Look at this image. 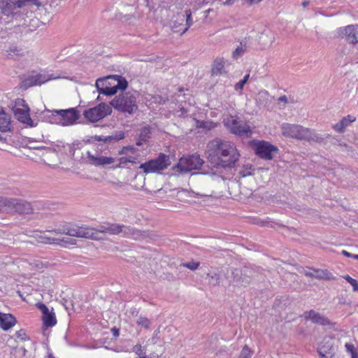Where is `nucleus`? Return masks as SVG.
<instances>
[{"instance_id":"obj_1","label":"nucleus","mask_w":358,"mask_h":358,"mask_svg":"<svg viewBox=\"0 0 358 358\" xmlns=\"http://www.w3.org/2000/svg\"><path fill=\"white\" fill-rule=\"evenodd\" d=\"M57 233L66 234L70 236L90 238L93 240L103 239L102 234L118 235L122 234L124 236H134L138 235V232L130 226L117 223L105 222L99 225L96 229L87 226L69 227L66 229H58Z\"/></svg>"},{"instance_id":"obj_2","label":"nucleus","mask_w":358,"mask_h":358,"mask_svg":"<svg viewBox=\"0 0 358 358\" xmlns=\"http://www.w3.org/2000/svg\"><path fill=\"white\" fill-rule=\"evenodd\" d=\"M206 155L208 161L217 168L234 167L240 157L234 143L219 138L208 143Z\"/></svg>"},{"instance_id":"obj_3","label":"nucleus","mask_w":358,"mask_h":358,"mask_svg":"<svg viewBox=\"0 0 358 358\" xmlns=\"http://www.w3.org/2000/svg\"><path fill=\"white\" fill-rule=\"evenodd\" d=\"M281 130L282 135L285 137L315 142H322L324 139L314 130L299 124L283 123L281 126Z\"/></svg>"},{"instance_id":"obj_4","label":"nucleus","mask_w":358,"mask_h":358,"mask_svg":"<svg viewBox=\"0 0 358 358\" xmlns=\"http://www.w3.org/2000/svg\"><path fill=\"white\" fill-rule=\"evenodd\" d=\"M223 124L229 131L240 137H250L252 129L250 125L241 120L236 115H227L223 118Z\"/></svg>"},{"instance_id":"obj_5","label":"nucleus","mask_w":358,"mask_h":358,"mask_svg":"<svg viewBox=\"0 0 358 358\" xmlns=\"http://www.w3.org/2000/svg\"><path fill=\"white\" fill-rule=\"evenodd\" d=\"M113 106L123 113H133L137 109L136 96L131 92H125L116 96L110 102Z\"/></svg>"},{"instance_id":"obj_6","label":"nucleus","mask_w":358,"mask_h":358,"mask_svg":"<svg viewBox=\"0 0 358 358\" xmlns=\"http://www.w3.org/2000/svg\"><path fill=\"white\" fill-rule=\"evenodd\" d=\"M73 226H67L64 227L62 230L66 229L69 227H73ZM59 229L50 230L48 231H35L34 234L31 236L35 238L36 241L40 243L44 244H55L59 245L62 246H65L66 244L73 245L75 244V241L72 238H55L51 236L48 234H63L62 233H57L55 231H57Z\"/></svg>"},{"instance_id":"obj_7","label":"nucleus","mask_w":358,"mask_h":358,"mask_svg":"<svg viewBox=\"0 0 358 358\" xmlns=\"http://www.w3.org/2000/svg\"><path fill=\"white\" fill-rule=\"evenodd\" d=\"M171 164L170 157L160 153L156 159L141 164L139 169L145 173H155L166 169Z\"/></svg>"},{"instance_id":"obj_8","label":"nucleus","mask_w":358,"mask_h":358,"mask_svg":"<svg viewBox=\"0 0 358 358\" xmlns=\"http://www.w3.org/2000/svg\"><path fill=\"white\" fill-rule=\"evenodd\" d=\"M12 110L15 118L22 124H25L31 127L36 126L30 117V109L24 99H17L12 106Z\"/></svg>"},{"instance_id":"obj_9","label":"nucleus","mask_w":358,"mask_h":358,"mask_svg":"<svg viewBox=\"0 0 358 358\" xmlns=\"http://www.w3.org/2000/svg\"><path fill=\"white\" fill-rule=\"evenodd\" d=\"M112 113V108L110 105L101 103L93 108L85 109L83 115L90 122H96L104 118Z\"/></svg>"},{"instance_id":"obj_10","label":"nucleus","mask_w":358,"mask_h":358,"mask_svg":"<svg viewBox=\"0 0 358 358\" xmlns=\"http://www.w3.org/2000/svg\"><path fill=\"white\" fill-rule=\"evenodd\" d=\"M203 160L198 155L181 157L176 167L180 172H189L201 168Z\"/></svg>"},{"instance_id":"obj_11","label":"nucleus","mask_w":358,"mask_h":358,"mask_svg":"<svg viewBox=\"0 0 358 358\" xmlns=\"http://www.w3.org/2000/svg\"><path fill=\"white\" fill-rule=\"evenodd\" d=\"M255 152L262 159H273L274 155L278 152V148L267 141H259L255 143Z\"/></svg>"},{"instance_id":"obj_12","label":"nucleus","mask_w":358,"mask_h":358,"mask_svg":"<svg viewBox=\"0 0 358 358\" xmlns=\"http://www.w3.org/2000/svg\"><path fill=\"white\" fill-rule=\"evenodd\" d=\"M59 124L69 126L73 124L80 117V113L75 108L66 110H58Z\"/></svg>"},{"instance_id":"obj_13","label":"nucleus","mask_w":358,"mask_h":358,"mask_svg":"<svg viewBox=\"0 0 358 358\" xmlns=\"http://www.w3.org/2000/svg\"><path fill=\"white\" fill-rule=\"evenodd\" d=\"M338 34L350 43H358V24L348 25L338 29Z\"/></svg>"},{"instance_id":"obj_14","label":"nucleus","mask_w":358,"mask_h":358,"mask_svg":"<svg viewBox=\"0 0 358 358\" xmlns=\"http://www.w3.org/2000/svg\"><path fill=\"white\" fill-rule=\"evenodd\" d=\"M36 307L42 313V320L43 325L46 327H52L57 324V319L55 314L53 312V308L51 310L43 303H37Z\"/></svg>"},{"instance_id":"obj_15","label":"nucleus","mask_w":358,"mask_h":358,"mask_svg":"<svg viewBox=\"0 0 358 358\" xmlns=\"http://www.w3.org/2000/svg\"><path fill=\"white\" fill-rule=\"evenodd\" d=\"M252 270L248 267H244L243 269H235L232 272L234 282H237L241 286L245 287L250 282L252 277Z\"/></svg>"},{"instance_id":"obj_16","label":"nucleus","mask_w":358,"mask_h":358,"mask_svg":"<svg viewBox=\"0 0 358 358\" xmlns=\"http://www.w3.org/2000/svg\"><path fill=\"white\" fill-rule=\"evenodd\" d=\"M87 157L88 162L93 166H104L110 164L114 162L115 159L113 157H104V156H95L92 155L90 151L87 152Z\"/></svg>"},{"instance_id":"obj_17","label":"nucleus","mask_w":358,"mask_h":358,"mask_svg":"<svg viewBox=\"0 0 358 358\" xmlns=\"http://www.w3.org/2000/svg\"><path fill=\"white\" fill-rule=\"evenodd\" d=\"M303 315L306 319L311 320L315 324L324 326L329 325L330 324L328 318L313 310L305 312Z\"/></svg>"},{"instance_id":"obj_18","label":"nucleus","mask_w":358,"mask_h":358,"mask_svg":"<svg viewBox=\"0 0 358 358\" xmlns=\"http://www.w3.org/2000/svg\"><path fill=\"white\" fill-rule=\"evenodd\" d=\"M17 199L0 196V211L7 213H14Z\"/></svg>"},{"instance_id":"obj_19","label":"nucleus","mask_w":358,"mask_h":358,"mask_svg":"<svg viewBox=\"0 0 358 358\" xmlns=\"http://www.w3.org/2000/svg\"><path fill=\"white\" fill-rule=\"evenodd\" d=\"M59 77H53L52 75L48 74H37L31 76L25 81V85H41L48 80L57 79Z\"/></svg>"},{"instance_id":"obj_20","label":"nucleus","mask_w":358,"mask_h":358,"mask_svg":"<svg viewBox=\"0 0 358 358\" xmlns=\"http://www.w3.org/2000/svg\"><path fill=\"white\" fill-rule=\"evenodd\" d=\"M58 110H44L41 114V117L43 121L49 122L50 124H59V115H58Z\"/></svg>"},{"instance_id":"obj_21","label":"nucleus","mask_w":358,"mask_h":358,"mask_svg":"<svg viewBox=\"0 0 358 358\" xmlns=\"http://www.w3.org/2000/svg\"><path fill=\"white\" fill-rule=\"evenodd\" d=\"M16 322L15 318L10 314L0 313V327L6 331L13 327Z\"/></svg>"},{"instance_id":"obj_22","label":"nucleus","mask_w":358,"mask_h":358,"mask_svg":"<svg viewBox=\"0 0 358 358\" xmlns=\"http://www.w3.org/2000/svg\"><path fill=\"white\" fill-rule=\"evenodd\" d=\"M356 118L350 115H348L342 118V120L333 126L335 131L339 133L344 132L346 127H348L352 122H354Z\"/></svg>"},{"instance_id":"obj_23","label":"nucleus","mask_w":358,"mask_h":358,"mask_svg":"<svg viewBox=\"0 0 358 358\" xmlns=\"http://www.w3.org/2000/svg\"><path fill=\"white\" fill-rule=\"evenodd\" d=\"M32 212V207L30 203L17 199V204L15 205V213L20 214H29Z\"/></svg>"},{"instance_id":"obj_24","label":"nucleus","mask_w":358,"mask_h":358,"mask_svg":"<svg viewBox=\"0 0 358 358\" xmlns=\"http://www.w3.org/2000/svg\"><path fill=\"white\" fill-rule=\"evenodd\" d=\"M11 123L10 116L4 111H0V131L6 132L10 131Z\"/></svg>"},{"instance_id":"obj_25","label":"nucleus","mask_w":358,"mask_h":358,"mask_svg":"<svg viewBox=\"0 0 358 358\" xmlns=\"http://www.w3.org/2000/svg\"><path fill=\"white\" fill-rule=\"evenodd\" d=\"M224 65L225 61L223 59H215L212 68V73L215 76L226 73Z\"/></svg>"},{"instance_id":"obj_26","label":"nucleus","mask_w":358,"mask_h":358,"mask_svg":"<svg viewBox=\"0 0 358 358\" xmlns=\"http://www.w3.org/2000/svg\"><path fill=\"white\" fill-rule=\"evenodd\" d=\"M103 79L99 78L96 82V87L98 89L99 93L105 94V95H114L117 93V87H99L101 84H103Z\"/></svg>"},{"instance_id":"obj_27","label":"nucleus","mask_w":358,"mask_h":358,"mask_svg":"<svg viewBox=\"0 0 358 358\" xmlns=\"http://www.w3.org/2000/svg\"><path fill=\"white\" fill-rule=\"evenodd\" d=\"M13 1L14 2H13V3L14 7L18 8H23L29 4L35 5L38 7L41 6L39 0H13Z\"/></svg>"},{"instance_id":"obj_28","label":"nucleus","mask_w":358,"mask_h":358,"mask_svg":"<svg viewBox=\"0 0 358 358\" xmlns=\"http://www.w3.org/2000/svg\"><path fill=\"white\" fill-rule=\"evenodd\" d=\"M305 275L315 278H329V273L327 270H314L313 272L305 271Z\"/></svg>"},{"instance_id":"obj_29","label":"nucleus","mask_w":358,"mask_h":358,"mask_svg":"<svg viewBox=\"0 0 358 358\" xmlns=\"http://www.w3.org/2000/svg\"><path fill=\"white\" fill-rule=\"evenodd\" d=\"M196 127L197 128H202V129L210 130L212 129L215 128L217 127V124L210 120H207V121L196 120Z\"/></svg>"},{"instance_id":"obj_30","label":"nucleus","mask_w":358,"mask_h":358,"mask_svg":"<svg viewBox=\"0 0 358 358\" xmlns=\"http://www.w3.org/2000/svg\"><path fill=\"white\" fill-rule=\"evenodd\" d=\"M151 127L150 126L143 127L139 133L140 141L147 142L151 137Z\"/></svg>"},{"instance_id":"obj_31","label":"nucleus","mask_w":358,"mask_h":358,"mask_svg":"<svg viewBox=\"0 0 358 358\" xmlns=\"http://www.w3.org/2000/svg\"><path fill=\"white\" fill-rule=\"evenodd\" d=\"M119 164L117 167H121L122 166L127 165L128 163L136 164L137 162V157L133 156L122 157L119 158Z\"/></svg>"},{"instance_id":"obj_32","label":"nucleus","mask_w":358,"mask_h":358,"mask_svg":"<svg viewBox=\"0 0 358 358\" xmlns=\"http://www.w3.org/2000/svg\"><path fill=\"white\" fill-rule=\"evenodd\" d=\"M13 2H14L13 0H10L9 2H2L1 5V8L2 13L5 15L9 16L10 15H13L12 9H11V4H13Z\"/></svg>"},{"instance_id":"obj_33","label":"nucleus","mask_w":358,"mask_h":358,"mask_svg":"<svg viewBox=\"0 0 358 358\" xmlns=\"http://www.w3.org/2000/svg\"><path fill=\"white\" fill-rule=\"evenodd\" d=\"M185 15L187 17L186 27L184 29L182 30L180 35H182L183 34H185L193 24V20L191 16V15H192L191 10H185Z\"/></svg>"},{"instance_id":"obj_34","label":"nucleus","mask_w":358,"mask_h":358,"mask_svg":"<svg viewBox=\"0 0 358 358\" xmlns=\"http://www.w3.org/2000/svg\"><path fill=\"white\" fill-rule=\"evenodd\" d=\"M136 324L146 329H149L150 327V321L148 318L141 315L137 319Z\"/></svg>"},{"instance_id":"obj_35","label":"nucleus","mask_w":358,"mask_h":358,"mask_svg":"<svg viewBox=\"0 0 358 358\" xmlns=\"http://www.w3.org/2000/svg\"><path fill=\"white\" fill-rule=\"evenodd\" d=\"M253 352L248 345H245L243 348L238 358H251Z\"/></svg>"},{"instance_id":"obj_36","label":"nucleus","mask_w":358,"mask_h":358,"mask_svg":"<svg viewBox=\"0 0 358 358\" xmlns=\"http://www.w3.org/2000/svg\"><path fill=\"white\" fill-rule=\"evenodd\" d=\"M208 283L213 286L217 285L220 282V275L217 273L208 274Z\"/></svg>"},{"instance_id":"obj_37","label":"nucleus","mask_w":358,"mask_h":358,"mask_svg":"<svg viewBox=\"0 0 358 358\" xmlns=\"http://www.w3.org/2000/svg\"><path fill=\"white\" fill-rule=\"evenodd\" d=\"M116 80H117V84L115 85V87H117V90L118 89L124 90L128 85L127 81L125 79L121 78L120 76H116Z\"/></svg>"},{"instance_id":"obj_38","label":"nucleus","mask_w":358,"mask_h":358,"mask_svg":"<svg viewBox=\"0 0 358 358\" xmlns=\"http://www.w3.org/2000/svg\"><path fill=\"white\" fill-rule=\"evenodd\" d=\"M180 22H178L177 21H175L173 22V24L171 25V29L173 32L176 33H181V29L180 28V26L182 25V22L184 21V15H182L180 17V19L179 20Z\"/></svg>"},{"instance_id":"obj_39","label":"nucleus","mask_w":358,"mask_h":358,"mask_svg":"<svg viewBox=\"0 0 358 358\" xmlns=\"http://www.w3.org/2000/svg\"><path fill=\"white\" fill-rule=\"evenodd\" d=\"M249 77H250V74L249 73L246 74L242 80H241L238 83H237L235 85V86H234L235 90H243L244 85L248 82Z\"/></svg>"},{"instance_id":"obj_40","label":"nucleus","mask_w":358,"mask_h":358,"mask_svg":"<svg viewBox=\"0 0 358 358\" xmlns=\"http://www.w3.org/2000/svg\"><path fill=\"white\" fill-rule=\"evenodd\" d=\"M252 171H254V169H252V166H250L248 167L245 166L243 167V169L239 171L238 174L241 177L245 178L252 175Z\"/></svg>"},{"instance_id":"obj_41","label":"nucleus","mask_w":358,"mask_h":358,"mask_svg":"<svg viewBox=\"0 0 358 358\" xmlns=\"http://www.w3.org/2000/svg\"><path fill=\"white\" fill-rule=\"evenodd\" d=\"M246 51L245 45H242L241 44L240 46L237 47L235 50L233 52V57L236 59L238 57L241 56Z\"/></svg>"},{"instance_id":"obj_42","label":"nucleus","mask_w":358,"mask_h":358,"mask_svg":"<svg viewBox=\"0 0 358 358\" xmlns=\"http://www.w3.org/2000/svg\"><path fill=\"white\" fill-rule=\"evenodd\" d=\"M7 52L8 53V55L11 57L22 55V52H21L22 50L20 49H18L15 46L10 47V49Z\"/></svg>"},{"instance_id":"obj_43","label":"nucleus","mask_w":358,"mask_h":358,"mask_svg":"<svg viewBox=\"0 0 358 358\" xmlns=\"http://www.w3.org/2000/svg\"><path fill=\"white\" fill-rule=\"evenodd\" d=\"M181 266H182L183 267L187 268L192 271H194L198 268V267L199 266V263L191 262H187V263H183L181 264Z\"/></svg>"},{"instance_id":"obj_44","label":"nucleus","mask_w":358,"mask_h":358,"mask_svg":"<svg viewBox=\"0 0 358 358\" xmlns=\"http://www.w3.org/2000/svg\"><path fill=\"white\" fill-rule=\"evenodd\" d=\"M124 137H125L124 134L121 132L118 135H115V136H108V138L113 139V140H114L115 141H120V140H122V139L124 138Z\"/></svg>"},{"instance_id":"obj_45","label":"nucleus","mask_w":358,"mask_h":358,"mask_svg":"<svg viewBox=\"0 0 358 358\" xmlns=\"http://www.w3.org/2000/svg\"><path fill=\"white\" fill-rule=\"evenodd\" d=\"M345 348L348 352H351L352 358H355L354 345L352 344L346 343Z\"/></svg>"},{"instance_id":"obj_46","label":"nucleus","mask_w":358,"mask_h":358,"mask_svg":"<svg viewBox=\"0 0 358 358\" xmlns=\"http://www.w3.org/2000/svg\"><path fill=\"white\" fill-rule=\"evenodd\" d=\"M118 153L120 155H127L128 153V148H127V146L123 147L120 150H119Z\"/></svg>"},{"instance_id":"obj_47","label":"nucleus","mask_w":358,"mask_h":358,"mask_svg":"<svg viewBox=\"0 0 358 358\" xmlns=\"http://www.w3.org/2000/svg\"><path fill=\"white\" fill-rule=\"evenodd\" d=\"M343 278L348 282H349L350 284H351L352 282H354V280L355 279L352 278V277H350V275H346L345 276H343Z\"/></svg>"},{"instance_id":"obj_48","label":"nucleus","mask_w":358,"mask_h":358,"mask_svg":"<svg viewBox=\"0 0 358 358\" xmlns=\"http://www.w3.org/2000/svg\"><path fill=\"white\" fill-rule=\"evenodd\" d=\"M350 285L355 292H358V282L356 280H355L354 282H352Z\"/></svg>"},{"instance_id":"obj_49","label":"nucleus","mask_w":358,"mask_h":358,"mask_svg":"<svg viewBox=\"0 0 358 358\" xmlns=\"http://www.w3.org/2000/svg\"><path fill=\"white\" fill-rule=\"evenodd\" d=\"M279 102H284L285 103H287V97L286 96H281L278 98Z\"/></svg>"},{"instance_id":"obj_50","label":"nucleus","mask_w":358,"mask_h":358,"mask_svg":"<svg viewBox=\"0 0 358 358\" xmlns=\"http://www.w3.org/2000/svg\"><path fill=\"white\" fill-rule=\"evenodd\" d=\"M127 148H128V152H130L132 154L136 152L138 150V149L134 148V146H127Z\"/></svg>"},{"instance_id":"obj_51","label":"nucleus","mask_w":358,"mask_h":358,"mask_svg":"<svg viewBox=\"0 0 358 358\" xmlns=\"http://www.w3.org/2000/svg\"><path fill=\"white\" fill-rule=\"evenodd\" d=\"M341 254L343 255L344 256L347 257H352V256H353L352 254L348 252L346 250H342Z\"/></svg>"},{"instance_id":"obj_52","label":"nucleus","mask_w":358,"mask_h":358,"mask_svg":"<svg viewBox=\"0 0 358 358\" xmlns=\"http://www.w3.org/2000/svg\"><path fill=\"white\" fill-rule=\"evenodd\" d=\"M248 1H249L250 3H259L260 1H262V0H247Z\"/></svg>"},{"instance_id":"obj_53","label":"nucleus","mask_w":358,"mask_h":358,"mask_svg":"<svg viewBox=\"0 0 358 358\" xmlns=\"http://www.w3.org/2000/svg\"><path fill=\"white\" fill-rule=\"evenodd\" d=\"M259 94L262 96H268V94L266 91H264V92H262L259 93Z\"/></svg>"},{"instance_id":"obj_54","label":"nucleus","mask_w":358,"mask_h":358,"mask_svg":"<svg viewBox=\"0 0 358 358\" xmlns=\"http://www.w3.org/2000/svg\"><path fill=\"white\" fill-rule=\"evenodd\" d=\"M142 142H143V141H140V136H138V139L136 142V145L138 146H141L142 145Z\"/></svg>"},{"instance_id":"obj_55","label":"nucleus","mask_w":358,"mask_h":358,"mask_svg":"<svg viewBox=\"0 0 358 358\" xmlns=\"http://www.w3.org/2000/svg\"><path fill=\"white\" fill-rule=\"evenodd\" d=\"M232 2H233V0H227V1H226L225 2H224L223 3H224V5H229V4L232 3Z\"/></svg>"},{"instance_id":"obj_56","label":"nucleus","mask_w":358,"mask_h":358,"mask_svg":"<svg viewBox=\"0 0 358 358\" xmlns=\"http://www.w3.org/2000/svg\"><path fill=\"white\" fill-rule=\"evenodd\" d=\"M352 258L355 259H358V255H353V256H352Z\"/></svg>"},{"instance_id":"obj_57","label":"nucleus","mask_w":358,"mask_h":358,"mask_svg":"<svg viewBox=\"0 0 358 358\" xmlns=\"http://www.w3.org/2000/svg\"><path fill=\"white\" fill-rule=\"evenodd\" d=\"M114 331H115L114 332L115 335H118V330L117 329H115Z\"/></svg>"},{"instance_id":"obj_58","label":"nucleus","mask_w":358,"mask_h":358,"mask_svg":"<svg viewBox=\"0 0 358 358\" xmlns=\"http://www.w3.org/2000/svg\"><path fill=\"white\" fill-rule=\"evenodd\" d=\"M196 195H199V196H208L206 194H196Z\"/></svg>"},{"instance_id":"obj_59","label":"nucleus","mask_w":358,"mask_h":358,"mask_svg":"<svg viewBox=\"0 0 358 358\" xmlns=\"http://www.w3.org/2000/svg\"><path fill=\"white\" fill-rule=\"evenodd\" d=\"M134 348H139V349H141V345H136L134 347Z\"/></svg>"},{"instance_id":"obj_60","label":"nucleus","mask_w":358,"mask_h":358,"mask_svg":"<svg viewBox=\"0 0 358 358\" xmlns=\"http://www.w3.org/2000/svg\"><path fill=\"white\" fill-rule=\"evenodd\" d=\"M307 4H308V2H303V6L304 7H305V6H306V5H307Z\"/></svg>"},{"instance_id":"obj_61","label":"nucleus","mask_w":358,"mask_h":358,"mask_svg":"<svg viewBox=\"0 0 358 358\" xmlns=\"http://www.w3.org/2000/svg\"><path fill=\"white\" fill-rule=\"evenodd\" d=\"M49 358H55L52 355H49Z\"/></svg>"},{"instance_id":"obj_62","label":"nucleus","mask_w":358,"mask_h":358,"mask_svg":"<svg viewBox=\"0 0 358 358\" xmlns=\"http://www.w3.org/2000/svg\"><path fill=\"white\" fill-rule=\"evenodd\" d=\"M206 12H207V13H210V9H208Z\"/></svg>"},{"instance_id":"obj_63","label":"nucleus","mask_w":358,"mask_h":358,"mask_svg":"<svg viewBox=\"0 0 358 358\" xmlns=\"http://www.w3.org/2000/svg\"><path fill=\"white\" fill-rule=\"evenodd\" d=\"M141 358H145V357H141Z\"/></svg>"}]
</instances>
